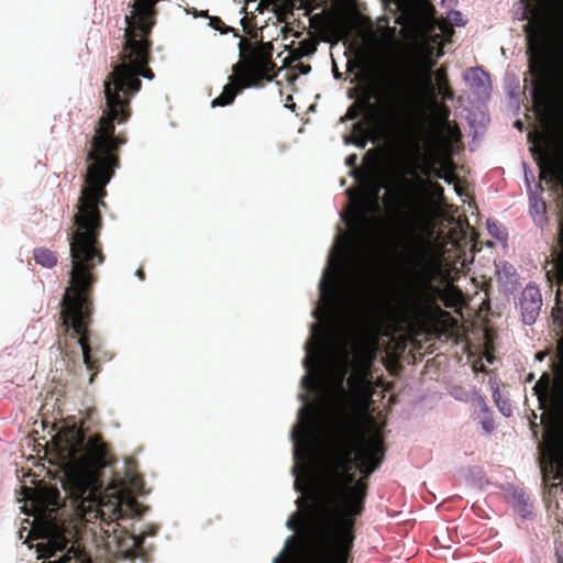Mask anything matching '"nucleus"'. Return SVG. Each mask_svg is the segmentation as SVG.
I'll return each instance as SVG.
<instances>
[{
	"label": "nucleus",
	"mask_w": 563,
	"mask_h": 563,
	"mask_svg": "<svg viewBox=\"0 0 563 563\" xmlns=\"http://www.w3.org/2000/svg\"><path fill=\"white\" fill-rule=\"evenodd\" d=\"M452 20L454 21L455 25H461L462 24V14L459 11H454L452 13Z\"/></svg>",
	"instance_id": "nucleus-37"
},
{
	"label": "nucleus",
	"mask_w": 563,
	"mask_h": 563,
	"mask_svg": "<svg viewBox=\"0 0 563 563\" xmlns=\"http://www.w3.org/2000/svg\"><path fill=\"white\" fill-rule=\"evenodd\" d=\"M548 354H536V360L542 362Z\"/></svg>",
	"instance_id": "nucleus-44"
},
{
	"label": "nucleus",
	"mask_w": 563,
	"mask_h": 563,
	"mask_svg": "<svg viewBox=\"0 0 563 563\" xmlns=\"http://www.w3.org/2000/svg\"><path fill=\"white\" fill-rule=\"evenodd\" d=\"M71 268L68 286L60 301L57 344L60 352H98L103 349L102 339L89 330L93 311V287L98 280L95 269L106 255L100 241L70 238Z\"/></svg>",
	"instance_id": "nucleus-4"
},
{
	"label": "nucleus",
	"mask_w": 563,
	"mask_h": 563,
	"mask_svg": "<svg viewBox=\"0 0 563 563\" xmlns=\"http://www.w3.org/2000/svg\"><path fill=\"white\" fill-rule=\"evenodd\" d=\"M383 355L385 357H382V361L384 362V364L386 365V367L390 372V374L398 375L399 371L402 368V365H401L402 362H407L408 364H410V363L413 364L417 361L421 362L426 354H418V357H417V354L393 353V354H383Z\"/></svg>",
	"instance_id": "nucleus-21"
},
{
	"label": "nucleus",
	"mask_w": 563,
	"mask_h": 563,
	"mask_svg": "<svg viewBox=\"0 0 563 563\" xmlns=\"http://www.w3.org/2000/svg\"><path fill=\"white\" fill-rule=\"evenodd\" d=\"M439 90L443 95L444 99L450 100L453 98V91L449 86V81L446 82V85L443 84V86H439Z\"/></svg>",
	"instance_id": "nucleus-34"
},
{
	"label": "nucleus",
	"mask_w": 563,
	"mask_h": 563,
	"mask_svg": "<svg viewBox=\"0 0 563 563\" xmlns=\"http://www.w3.org/2000/svg\"><path fill=\"white\" fill-rule=\"evenodd\" d=\"M406 260L411 265L410 278L395 298L394 303L379 308L368 296L357 299L354 313L358 322L368 323L384 317L400 329L412 332L446 334L454 330L457 320L443 310L459 308L463 303V294L455 286L441 288L433 285L434 274L431 262L421 245L406 247Z\"/></svg>",
	"instance_id": "nucleus-2"
},
{
	"label": "nucleus",
	"mask_w": 563,
	"mask_h": 563,
	"mask_svg": "<svg viewBox=\"0 0 563 563\" xmlns=\"http://www.w3.org/2000/svg\"><path fill=\"white\" fill-rule=\"evenodd\" d=\"M388 20V16H384L380 19V21H384L386 23V25L380 27L383 37L385 38V41L389 43H397V29L395 26L387 25Z\"/></svg>",
	"instance_id": "nucleus-30"
},
{
	"label": "nucleus",
	"mask_w": 563,
	"mask_h": 563,
	"mask_svg": "<svg viewBox=\"0 0 563 563\" xmlns=\"http://www.w3.org/2000/svg\"><path fill=\"white\" fill-rule=\"evenodd\" d=\"M398 10V16H435V9L429 2L417 3L413 0H394Z\"/></svg>",
	"instance_id": "nucleus-20"
},
{
	"label": "nucleus",
	"mask_w": 563,
	"mask_h": 563,
	"mask_svg": "<svg viewBox=\"0 0 563 563\" xmlns=\"http://www.w3.org/2000/svg\"><path fill=\"white\" fill-rule=\"evenodd\" d=\"M529 69L534 77L533 98L547 97L549 87V34L542 16L534 15L526 25Z\"/></svg>",
	"instance_id": "nucleus-10"
},
{
	"label": "nucleus",
	"mask_w": 563,
	"mask_h": 563,
	"mask_svg": "<svg viewBox=\"0 0 563 563\" xmlns=\"http://www.w3.org/2000/svg\"><path fill=\"white\" fill-rule=\"evenodd\" d=\"M81 355H82V360H84V363H85L87 369L89 372H91L90 378H89V383L91 384L95 379V376L99 372V360L96 357L97 354H81Z\"/></svg>",
	"instance_id": "nucleus-29"
},
{
	"label": "nucleus",
	"mask_w": 563,
	"mask_h": 563,
	"mask_svg": "<svg viewBox=\"0 0 563 563\" xmlns=\"http://www.w3.org/2000/svg\"><path fill=\"white\" fill-rule=\"evenodd\" d=\"M550 362L554 373L552 386L550 375L543 373L533 390L542 407L547 401L549 402V410L553 419L563 429V354H554Z\"/></svg>",
	"instance_id": "nucleus-13"
},
{
	"label": "nucleus",
	"mask_w": 563,
	"mask_h": 563,
	"mask_svg": "<svg viewBox=\"0 0 563 563\" xmlns=\"http://www.w3.org/2000/svg\"><path fill=\"white\" fill-rule=\"evenodd\" d=\"M338 288L336 276H327L320 284L321 299L333 305L338 296Z\"/></svg>",
	"instance_id": "nucleus-23"
},
{
	"label": "nucleus",
	"mask_w": 563,
	"mask_h": 563,
	"mask_svg": "<svg viewBox=\"0 0 563 563\" xmlns=\"http://www.w3.org/2000/svg\"><path fill=\"white\" fill-rule=\"evenodd\" d=\"M59 455L76 466L67 473L66 486L75 500L81 503L96 499L98 474L109 464V446L101 434H93L85 443L80 428H69L58 434Z\"/></svg>",
	"instance_id": "nucleus-7"
},
{
	"label": "nucleus",
	"mask_w": 563,
	"mask_h": 563,
	"mask_svg": "<svg viewBox=\"0 0 563 563\" xmlns=\"http://www.w3.org/2000/svg\"><path fill=\"white\" fill-rule=\"evenodd\" d=\"M200 15H201V16H206V18H210V16L208 15V11H201V12H200Z\"/></svg>",
	"instance_id": "nucleus-46"
},
{
	"label": "nucleus",
	"mask_w": 563,
	"mask_h": 563,
	"mask_svg": "<svg viewBox=\"0 0 563 563\" xmlns=\"http://www.w3.org/2000/svg\"><path fill=\"white\" fill-rule=\"evenodd\" d=\"M366 218L367 208L364 203H360L351 212L349 219H346V222L353 228L361 229L364 225Z\"/></svg>",
	"instance_id": "nucleus-27"
},
{
	"label": "nucleus",
	"mask_w": 563,
	"mask_h": 563,
	"mask_svg": "<svg viewBox=\"0 0 563 563\" xmlns=\"http://www.w3.org/2000/svg\"><path fill=\"white\" fill-rule=\"evenodd\" d=\"M420 140L415 139L413 148L418 154L415 162L408 164L404 169V176H420L430 178L431 176L443 179L448 184H453L457 179L455 174V163L450 155L442 156L434 148L429 154H421Z\"/></svg>",
	"instance_id": "nucleus-12"
},
{
	"label": "nucleus",
	"mask_w": 563,
	"mask_h": 563,
	"mask_svg": "<svg viewBox=\"0 0 563 563\" xmlns=\"http://www.w3.org/2000/svg\"><path fill=\"white\" fill-rule=\"evenodd\" d=\"M133 544H134V548L141 549L142 544H143V538L142 537H134L133 538Z\"/></svg>",
	"instance_id": "nucleus-39"
},
{
	"label": "nucleus",
	"mask_w": 563,
	"mask_h": 563,
	"mask_svg": "<svg viewBox=\"0 0 563 563\" xmlns=\"http://www.w3.org/2000/svg\"><path fill=\"white\" fill-rule=\"evenodd\" d=\"M303 563H353L352 552L307 545Z\"/></svg>",
	"instance_id": "nucleus-18"
},
{
	"label": "nucleus",
	"mask_w": 563,
	"mask_h": 563,
	"mask_svg": "<svg viewBox=\"0 0 563 563\" xmlns=\"http://www.w3.org/2000/svg\"><path fill=\"white\" fill-rule=\"evenodd\" d=\"M435 77H437L439 86H443V84L446 85V82H448V75H446V69L444 67H441V68H439L437 70Z\"/></svg>",
	"instance_id": "nucleus-33"
},
{
	"label": "nucleus",
	"mask_w": 563,
	"mask_h": 563,
	"mask_svg": "<svg viewBox=\"0 0 563 563\" xmlns=\"http://www.w3.org/2000/svg\"><path fill=\"white\" fill-rule=\"evenodd\" d=\"M532 379H533V374H529V376H528L527 380H528V382H531Z\"/></svg>",
	"instance_id": "nucleus-47"
},
{
	"label": "nucleus",
	"mask_w": 563,
	"mask_h": 563,
	"mask_svg": "<svg viewBox=\"0 0 563 563\" xmlns=\"http://www.w3.org/2000/svg\"><path fill=\"white\" fill-rule=\"evenodd\" d=\"M287 527L289 529H291V530H297L298 529V521L294 520V519H288Z\"/></svg>",
	"instance_id": "nucleus-40"
},
{
	"label": "nucleus",
	"mask_w": 563,
	"mask_h": 563,
	"mask_svg": "<svg viewBox=\"0 0 563 563\" xmlns=\"http://www.w3.org/2000/svg\"><path fill=\"white\" fill-rule=\"evenodd\" d=\"M542 306L541 292L538 287L528 285L521 292L520 308L522 320L532 324L539 316Z\"/></svg>",
	"instance_id": "nucleus-19"
},
{
	"label": "nucleus",
	"mask_w": 563,
	"mask_h": 563,
	"mask_svg": "<svg viewBox=\"0 0 563 563\" xmlns=\"http://www.w3.org/2000/svg\"><path fill=\"white\" fill-rule=\"evenodd\" d=\"M298 69L301 74H308L310 70H311V66L310 65H305V64H299L298 65Z\"/></svg>",
	"instance_id": "nucleus-38"
},
{
	"label": "nucleus",
	"mask_w": 563,
	"mask_h": 563,
	"mask_svg": "<svg viewBox=\"0 0 563 563\" xmlns=\"http://www.w3.org/2000/svg\"><path fill=\"white\" fill-rule=\"evenodd\" d=\"M433 66L428 55H410L397 71L373 75L342 121L356 120L363 114L376 125L398 124L410 113V101L421 88L431 87Z\"/></svg>",
	"instance_id": "nucleus-5"
},
{
	"label": "nucleus",
	"mask_w": 563,
	"mask_h": 563,
	"mask_svg": "<svg viewBox=\"0 0 563 563\" xmlns=\"http://www.w3.org/2000/svg\"><path fill=\"white\" fill-rule=\"evenodd\" d=\"M516 126H518L519 129L521 128V122L520 121H517L516 122Z\"/></svg>",
	"instance_id": "nucleus-48"
},
{
	"label": "nucleus",
	"mask_w": 563,
	"mask_h": 563,
	"mask_svg": "<svg viewBox=\"0 0 563 563\" xmlns=\"http://www.w3.org/2000/svg\"><path fill=\"white\" fill-rule=\"evenodd\" d=\"M275 66L271 55L255 51L251 60L240 62L233 66V75L229 77L230 82L224 86L221 95L211 101V107L231 104L242 89L256 86L262 79L272 80L268 73Z\"/></svg>",
	"instance_id": "nucleus-11"
},
{
	"label": "nucleus",
	"mask_w": 563,
	"mask_h": 563,
	"mask_svg": "<svg viewBox=\"0 0 563 563\" xmlns=\"http://www.w3.org/2000/svg\"><path fill=\"white\" fill-rule=\"evenodd\" d=\"M500 397V395L498 394V391H495L494 393V399L496 401V404L498 405V398Z\"/></svg>",
	"instance_id": "nucleus-45"
},
{
	"label": "nucleus",
	"mask_w": 563,
	"mask_h": 563,
	"mask_svg": "<svg viewBox=\"0 0 563 563\" xmlns=\"http://www.w3.org/2000/svg\"><path fill=\"white\" fill-rule=\"evenodd\" d=\"M322 314L323 312L319 309L314 310V316L319 321L313 323L311 327L310 336L305 344V352H390L388 349L380 351L378 347L354 350L335 349V328L328 320L322 319Z\"/></svg>",
	"instance_id": "nucleus-15"
},
{
	"label": "nucleus",
	"mask_w": 563,
	"mask_h": 563,
	"mask_svg": "<svg viewBox=\"0 0 563 563\" xmlns=\"http://www.w3.org/2000/svg\"><path fill=\"white\" fill-rule=\"evenodd\" d=\"M346 165L351 166V167H355L356 166V163H357V155L356 154H351L346 157V161H345Z\"/></svg>",
	"instance_id": "nucleus-36"
},
{
	"label": "nucleus",
	"mask_w": 563,
	"mask_h": 563,
	"mask_svg": "<svg viewBox=\"0 0 563 563\" xmlns=\"http://www.w3.org/2000/svg\"><path fill=\"white\" fill-rule=\"evenodd\" d=\"M413 111H412V101H410V113L407 114L398 124L396 125H376L371 121V119L364 118V120L356 121L353 124L352 132L353 136H349L346 139V143H353L358 147L364 148L369 140V137L378 132L384 130H393V131H406V132H419L421 133L423 130L421 125H418L413 122Z\"/></svg>",
	"instance_id": "nucleus-16"
},
{
	"label": "nucleus",
	"mask_w": 563,
	"mask_h": 563,
	"mask_svg": "<svg viewBox=\"0 0 563 563\" xmlns=\"http://www.w3.org/2000/svg\"><path fill=\"white\" fill-rule=\"evenodd\" d=\"M317 49V43L312 38H306L299 42L298 47L291 51V56L294 59H300L305 56L311 55Z\"/></svg>",
	"instance_id": "nucleus-28"
},
{
	"label": "nucleus",
	"mask_w": 563,
	"mask_h": 563,
	"mask_svg": "<svg viewBox=\"0 0 563 563\" xmlns=\"http://www.w3.org/2000/svg\"><path fill=\"white\" fill-rule=\"evenodd\" d=\"M67 544V540L65 538L60 539H52L46 543L38 544V552L42 556L51 558L54 556L57 552H62Z\"/></svg>",
	"instance_id": "nucleus-24"
},
{
	"label": "nucleus",
	"mask_w": 563,
	"mask_h": 563,
	"mask_svg": "<svg viewBox=\"0 0 563 563\" xmlns=\"http://www.w3.org/2000/svg\"><path fill=\"white\" fill-rule=\"evenodd\" d=\"M48 563H59V561L48 562Z\"/></svg>",
	"instance_id": "nucleus-49"
},
{
	"label": "nucleus",
	"mask_w": 563,
	"mask_h": 563,
	"mask_svg": "<svg viewBox=\"0 0 563 563\" xmlns=\"http://www.w3.org/2000/svg\"><path fill=\"white\" fill-rule=\"evenodd\" d=\"M413 180L404 177L408 196L401 202V217L410 231L407 247L412 244L420 245L417 232H429L433 227L435 211L434 198L443 197L444 189L438 181L427 177L412 176Z\"/></svg>",
	"instance_id": "nucleus-9"
},
{
	"label": "nucleus",
	"mask_w": 563,
	"mask_h": 563,
	"mask_svg": "<svg viewBox=\"0 0 563 563\" xmlns=\"http://www.w3.org/2000/svg\"><path fill=\"white\" fill-rule=\"evenodd\" d=\"M209 25L222 34H227L229 32L234 31L233 27L227 26L225 23L219 16L209 18Z\"/></svg>",
	"instance_id": "nucleus-31"
},
{
	"label": "nucleus",
	"mask_w": 563,
	"mask_h": 563,
	"mask_svg": "<svg viewBox=\"0 0 563 563\" xmlns=\"http://www.w3.org/2000/svg\"><path fill=\"white\" fill-rule=\"evenodd\" d=\"M500 409H501V411H503V413L505 416H509L510 415V411H511L510 407H501Z\"/></svg>",
	"instance_id": "nucleus-43"
},
{
	"label": "nucleus",
	"mask_w": 563,
	"mask_h": 563,
	"mask_svg": "<svg viewBox=\"0 0 563 563\" xmlns=\"http://www.w3.org/2000/svg\"><path fill=\"white\" fill-rule=\"evenodd\" d=\"M295 487L298 492L303 493L306 490V485L301 484L299 481H296Z\"/></svg>",
	"instance_id": "nucleus-41"
},
{
	"label": "nucleus",
	"mask_w": 563,
	"mask_h": 563,
	"mask_svg": "<svg viewBox=\"0 0 563 563\" xmlns=\"http://www.w3.org/2000/svg\"><path fill=\"white\" fill-rule=\"evenodd\" d=\"M473 356L472 368L475 373H487L486 364L493 365L496 361V354H468Z\"/></svg>",
	"instance_id": "nucleus-26"
},
{
	"label": "nucleus",
	"mask_w": 563,
	"mask_h": 563,
	"mask_svg": "<svg viewBox=\"0 0 563 563\" xmlns=\"http://www.w3.org/2000/svg\"><path fill=\"white\" fill-rule=\"evenodd\" d=\"M136 276L141 279V280H144L145 279V272L142 269V268H139L136 271Z\"/></svg>",
	"instance_id": "nucleus-42"
},
{
	"label": "nucleus",
	"mask_w": 563,
	"mask_h": 563,
	"mask_svg": "<svg viewBox=\"0 0 563 563\" xmlns=\"http://www.w3.org/2000/svg\"><path fill=\"white\" fill-rule=\"evenodd\" d=\"M494 336H495V333L493 330H490V329L485 330V332H484L485 350L483 352L489 353V352L495 351L496 347L494 345Z\"/></svg>",
	"instance_id": "nucleus-32"
},
{
	"label": "nucleus",
	"mask_w": 563,
	"mask_h": 563,
	"mask_svg": "<svg viewBox=\"0 0 563 563\" xmlns=\"http://www.w3.org/2000/svg\"><path fill=\"white\" fill-rule=\"evenodd\" d=\"M161 0H134L131 12L125 15L124 42L119 54V63L112 65L103 82L104 96L108 92L117 99H131L142 88L141 77L152 80L155 75L148 67L151 60L152 30L156 24V4Z\"/></svg>",
	"instance_id": "nucleus-6"
},
{
	"label": "nucleus",
	"mask_w": 563,
	"mask_h": 563,
	"mask_svg": "<svg viewBox=\"0 0 563 563\" xmlns=\"http://www.w3.org/2000/svg\"><path fill=\"white\" fill-rule=\"evenodd\" d=\"M316 409L303 407L292 430L294 459L305 467L312 461L317 448Z\"/></svg>",
	"instance_id": "nucleus-14"
},
{
	"label": "nucleus",
	"mask_w": 563,
	"mask_h": 563,
	"mask_svg": "<svg viewBox=\"0 0 563 563\" xmlns=\"http://www.w3.org/2000/svg\"><path fill=\"white\" fill-rule=\"evenodd\" d=\"M377 354H306L303 366L307 374L302 386L311 393L321 391L332 383L345 394L344 382L354 393L369 391L373 384L371 367Z\"/></svg>",
	"instance_id": "nucleus-8"
},
{
	"label": "nucleus",
	"mask_w": 563,
	"mask_h": 563,
	"mask_svg": "<svg viewBox=\"0 0 563 563\" xmlns=\"http://www.w3.org/2000/svg\"><path fill=\"white\" fill-rule=\"evenodd\" d=\"M379 433L365 437L355 418L340 409L318 481L297 500L314 521L308 545L352 552L355 523L365 510L371 475L385 457Z\"/></svg>",
	"instance_id": "nucleus-1"
},
{
	"label": "nucleus",
	"mask_w": 563,
	"mask_h": 563,
	"mask_svg": "<svg viewBox=\"0 0 563 563\" xmlns=\"http://www.w3.org/2000/svg\"><path fill=\"white\" fill-rule=\"evenodd\" d=\"M106 108L95 125L87 152V170L74 216L75 231L70 238L100 241L103 227L100 207H106L107 185L120 166L119 151L126 143L122 133L115 134L114 122L124 123L131 117V106L110 92L104 96Z\"/></svg>",
	"instance_id": "nucleus-3"
},
{
	"label": "nucleus",
	"mask_w": 563,
	"mask_h": 563,
	"mask_svg": "<svg viewBox=\"0 0 563 563\" xmlns=\"http://www.w3.org/2000/svg\"><path fill=\"white\" fill-rule=\"evenodd\" d=\"M482 426L486 432H492L494 430V421L493 419H485L482 422Z\"/></svg>",
	"instance_id": "nucleus-35"
},
{
	"label": "nucleus",
	"mask_w": 563,
	"mask_h": 563,
	"mask_svg": "<svg viewBox=\"0 0 563 563\" xmlns=\"http://www.w3.org/2000/svg\"><path fill=\"white\" fill-rule=\"evenodd\" d=\"M560 250H553V267L552 269L547 272V278L550 283L555 282L559 285V289L556 291V303L552 310V319L553 323L558 325L560 333L562 336L559 340V345L555 352H563V271L559 265V258L562 254V247L559 246ZM543 352H553L551 349H545Z\"/></svg>",
	"instance_id": "nucleus-17"
},
{
	"label": "nucleus",
	"mask_w": 563,
	"mask_h": 563,
	"mask_svg": "<svg viewBox=\"0 0 563 563\" xmlns=\"http://www.w3.org/2000/svg\"><path fill=\"white\" fill-rule=\"evenodd\" d=\"M34 260L37 264L48 268L55 266L57 263L56 254L53 251L43 247L34 250Z\"/></svg>",
	"instance_id": "nucleus-25"
},
{
	"label": "nucleus",
	"mask_w": 563,
	"mask_h": 563,
	"mask_svg": "<svg viewBox=\"0 0 563 563\" xmlns=\"http://www.w3.org/2000/svg\"><path fill=\"white\" fill-rule=\"evenodd\" d=\"M548 455L556 468L555 478L563 479V450L556 440H547Z\"/></svg>",
	"instance_id": "nucleus-22"
}]
</instances>
